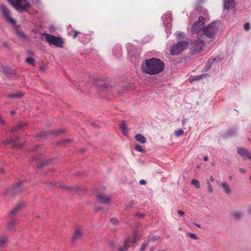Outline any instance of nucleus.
Returning <instances> with one entry per match:
<instances>
[{
  "mask_svg": "<svg viewBox=\"0 0 251 251\" xmlns=\"http://www.w3.org/2000/svg\"><path fill=\"white\" fill-rule=\"evenodd\" d=\"M135 150L140 152H144L145 151L142 149V147L140 145L137 144L135 146Z\"/></svg>",
  "mask_w": 251,
  "mask_h": 251,
  "instance_id": "f704fd0d",
  "label": "nucleus"
},
{
  "mask_svg": "<svg viewBox=\"0 0 251 251\" xmlns=\"http://www.w3.org/2000/svg\"><path fill=\"white\" fill-rule=\"evenodd\" d=\"M202 37L203 36H197V40L193 43V47L197 52L201 51L204 47V43Z\"/></svg>",
  "mask_w": 251,
  "mask_h": 251,
  "instance_id": "0eeeda50",
  "label": "nucleus"
},
{
  "mask_svg": "<svg viewBox=\"0 0 251 251\" xmlns=\"http://www.w3.org/2000/svg\"><path fill=\"white\" fill-rule=\"evenodd\" d=\"M218 30V23L213 22L205 27L202 30V35H205L208 38L213 39L215 37Z\"/></svg>",
  "mask_w": 251,
  "mask_h": 251,
  "instance_id": "7ed1b4c3",
  "label": "nucleus"
},
{
  "mask_svg": "<svg viewBox=\"0 0 251 251\" xmlns=\"http://www.w3.org/2000/svg\"><path fill=\"white\" fill-rule=\"evenodd\" d=\"M193 225H194L195 226H197L199 228H200L201 227L200 225L197 224V223H193Z\"/></svg>",
  "mask_w": 251,
  "mask_h": 251,
  "instance_id": "e2e57ef3",
  "label": "nucleus"
},
{
  "mask_svg": "<svg viewBox=\"0 0 251 251\" xmlns=\"http://www.w3.org/2000/svg\"><path fill=\"white\" fill-rule=\"evenodd\" d=\"M185 120H184V119H182V124L183 125H185Z\"/></svg>",
  "mask_w": 251,
  "mask_h": 251,
  "instance_id": "338daca9",
  "label": "nucleus"
},
{
  "mask_svg": "<svg viewBox=\"0 0 251 251\" xmlns=\"http://www.w3.org/2000/svg\"><path fill=\"white\" fill-rule=\"evenodd\" d=\"M72 140L71 139H64L61 141L62 143H66L72 142Z\"/></svg>",
  "mask_w": 251,
  "mask_h": 251,
  "instance_id": "3c124183",
  "label": "nucleus"
},
{
  "mask_svg": "<svg viewBox=\"0 0 251 251\" xmlns=\"http://www.w3.org/2000/svg\"><path fill=\"white\" fill-rule=\"evenodd\" d=\"M185 34L183 32H179L177 34V37L180 38H183Z\"/></svg>",
  "mask_w": 251,
  "mask_h": 251,
  "instance_id": "09e8293b",
  "label": "nucleus"
},
{
  "mask_svg": "<svg viewBox=\"0 0 251 251\" xmlns=\"http://www.w3.org/2000/svg\"><path fill=\"white\" fill-rule=\"evenodd\" d=\"M205 25V19L203 17H200L198 21L196 22L193 25L191 29L192 33L196 34L197 36L202 35V30H203Z\"/></svg>",
  "mask_w": 251,
  "mask_h": 251,
  "instance_id": "39448f33",
  "label": "nucleus"
},
{
  "mask_svg": "<svg viewBox=\"0 0 251 251\" xmlns=\"http://www.w3.org/2000/svg\"><path fill=\"white\" fill-rule=\"evenodd\" d=\"M150 242V240H148V241L145 242L144 243H143L142 246L141 247V248L140 249V251H143L147 248V247L149 245Z\"/></svg>",
  "mask_w": 251,
  "mask_h": 251,
  "instance_id": "72a5a7b5",
  "label": "nucleus"
},
{
  "mask_svg": "<svg viewBox=\"0 0 251 251\" xmlns=\"http://www.w3.org/2000/svg\"><path fill=\"white\" fill-rule=\"evenodd\" d=\"M203 160L205 161H206L208 160V157L207 156H205L203 157Z\"/></svg>",
  "mask_w": 251,
  "mask_h": 251,
  "instance_id": "69168bd1",
  "label": "nucleus"
},
{
  "mask_svg": "<svg viewBox=\"0 0 251 251\" xmlns=\"http://www.w3.org/2000/svg\"><path fill=\"white\" fill-rule=\"evenodd\" d=\"M120 128L122 130L123 133L126 136H128V129L127 125L125 122H122L120 125Z\"/></svg>",
  "mask_w": 251,
  "mask_h": 251,
  "instance_id": "5701e85b",
  "label": "nucleus"
},
{
  "mask_svg": "<svg viewBox=\"0 0 251 251\" xmlns=\"http://www.w3.org/2000/svg\"><path fill=\"white\" fill-rule=\"evenodd\" d=\"M100 89H106L107 88V85L106 84H101L98 85Z\"/></svg>",
  "mask_w": 251,
  "mask_h": 251,
  "instance_id": "c03bdc74",
  "label": "nucleus"
},
{
  "mask_svg": "<svg viewBox=\"0 0 251 251\" xmlns=\"http://www.w3.org/2000/svg\"><path fill=\"white\" fill-rule=\"evenodd\" d=\"M18 11H27L31 4L26 0H7Z\"/></svg>",
  "mask_w": 251,
  "mask_h": 251,
  "instance_id": "20e7f679",
  "label": "nucleus"
},
{
  "mask_svg": "<svg viewBox=\"0 0 251 251\" xmlns=\"http://www.w3.org/2000/svg\"><path fill=\"white\" fill-rule=\"evenodd\" d=\"M225 9L228 10L234 7V0H224V1Z\"/></svg>",
  "mask_w": 251,
  "mask_h": 251,
  "instance_id": "dca6fc26",
  "label": "nucleus"
},
{
  "mask_svg": "<svg viewBox=\"0 0 251 251\" xmlns=\"http://www.w3.org/2000/svg\"><path fill=\"white\" fill-rule=\"evenodd\" d=\"M165 65L160 59L151 58L145 61L142 69L146 74L154 75L161 73L164 69Z\"/></svg>",
  "mask_w": 251,
  "mask_h": 251,
  "instance_id": "f257e3e1",
  "label": "nucleus"
},
{
  "mask_svg": "<svg viewBox=\"0 0 251 251\" xmlns=\"http://www.w3.org/2000/svg\"><path fill=\"white\" fill-rule=\"evenodd\" d=\"M249 212L251 214V205L249 207Z\"/></svg>",
  "mask_w": 251,
  "mask_h": 251,
  "instance_id": "774afa93",
  "label": "nucleus"
},
{
  "mask_svg": "<svg viewBox=\"0 0 251 251\" xmlns=\"http://www.w3.org/2000/svg\"><path fill=\"white\" fill-rule=\"evenodd\" d=\"M244 29L246 31H248L250 28V24L249 23H246L244 25Z\"/></svg>",
  "mask_w": 251,
  "mask_h": 251,
  "instance_id": "37998d69",
  "label": "nucleus"
},
{
  "mask_svg": "<svg viewBox=\"0 0 251 251\" xmlns=\"http://www.w3.org/2000/svg\"><path fill=\"white\" fill-rule=\"evenodd\" d=\"M128 54L131 57H136L138 54L136 53L137 51L135 50L134 46L131 43H128L126 46Z\"/></svg>",
  "mask_w": 251,
  "mask_h": 251,
  "instance_id": "ddd939ff",
  "label": "nucleus"
},
{
  "mask_svg": "<svg viewBox=\"0 0 251 251\" xmlns=\"http://www.w3.org/2000/svg\"><path fill=\"white\" fill-rule=\"evenodd\" d=\"M25 62L28 64H31L32 66L35 65V60L31 57H27L25 60Z\"/></svg>",
  "mask_w": 251,
  "mask_h": 251,
  "instance_id": "c85d7f7f",
  "label": "nucleus"
},
{
  "mask_svg": "<svg viewBox=\"0 0 251 251\" xmlns=\"http://www.w3.org/2000/svg\"><path fill=\"white\" fill-rule=\"evenodd\" d=\"M23 205V204L22 203H19L17 204L10 212L9 215H14L18 211H19L21 209Z\"/></svg>",
  "mask_w": 251,
  "mask_h": 251,
  "instance_id": "412c9836",
  "label": "nucleus"
},
{
  "mask_svg": "<svg viewBox=\"0 0 251 251\" xmlns=\"http://www.w3.org/2000/svg\"><path fill=\"white\" fill-rule=\"evenodd\" d=\"M2 46L3 48H4L5 49H6L8 50H9L10 49V46L9 44H8V43H7L6 42H3L2 43Z\"/></svg>",
  "mask_w": 251,
  "mask_h": 251,
  "instance_id": "a19ab883",
  "label": "nucleus"
},
{
  "mask_svg": "<svg viewBox=\"0 0 251 251\" xmlns=\"http://www.w3.org/2000/svg\"><path fill=\"white\" fill-rule=\"evenodd\" d=\"M244 214L242 212H236L234 213L233 215V218L236 220H238L242 218Z\"/></svg>",
  "mask_w": 251,
  "mask_h": 251,
  "instance_id": "bb28decb",
  "label": "nucleus"
},
{
  "mask_svg": "<svg viewBox=\"0 0 251 251\" xmlns=\"http://www.w3.org/2000/svg\"><path fill=\"white\" fill-rule=\"evenodd\" d=\"M177 213L178 215H179L180 216H182L184 215L185 213L182 211V210H178Z\"/></svg>",
  "mask_w": 251,
  "mask_h": 251,
  "instance_id": "603ef678",
  "label": "nucleus"
},
{
  "mask_svg": "<svg viewBox=\"0 0 251 251\" xmlns=\"http://www.w3.org/2000/svg\"><path fill=\"white\" fill-rule=\"evenodd\" d=\"M7 241V237L4 236H0V246H3Z\"/></svg>",
  "mask_w": 251,
  "mask_h": 251,
  "instance_id": "cd10ccee",
  "label": "nucleus"
},
{
  "mask_svg": "<svg viewBox=\"0 0 251 251\" xmlns=\"http://www.w3.org/2000/svg\"><path fill=\"white\" fill-rule=\"evenodd\" d=\"M4 72L5 73V74H12V75H15L16 73L15 72V71H12V70H9V71H4Z\"/></svg>",
  "mask_w": 251,
  "mask_h": 251,
  "instance_id": "de8ad7c7",
  "label": "nucleus"
},
{
  "mask_svg": "<svg viewBox=\"0 0 251 251\" xmlns=\"http://www.w3.org/2000/svg\"><path fill=\"white\" fill-rule=\"evenodd\" d=\"M239 171L240 173H241L242 174H245L246 173V170H245L244 169H240Z\"/></svg>",
  "mask_w": 251,
  "mask_h": 251,
  "instance_id": "13d9d810",
  "label": "nucleus"
},
{
  "mask_svg": "<svg viewBox=\"0 0 251 251\" xmlns=\"http://www.w3.org/2000/svg\"><path fill=\"white\" fill-rule=\"evenodd\" d=\"M134 201H131L129 204H127L126 206V209H129V208H132L133 207V206L134 205Z\"/></svg>",
  "mask_w": 251,
  "mask_h": 251,
  "instance_id": "ea45409f",
  "label": "nucleus"
},
{
  "mask_svg": "<svg viewBox=\"0 0 251 251\" xmlns=\"http://www.w3.org/2000/svg\"><path fill=\"white\" fill-rule=\"evenodd\" d=\"M122 48L119 46H115L113 50V54L117 57H120L122 55Z\"/></svg>",
  "mask_w": 251,
  "mask_h": 251,
  "instance_id": "6ab92c4d",
  "label": "nucleus"
},
{
  "mask_svg": "<svg viewBox=\"0 0 251 251\" xmlns=\"http://www.w3.org/2000/svg\"><path fill=\"white\" fill-rule=\"evenodd\" d=\"M203 76V75H198V76H194V79L195 80H198L199 79H200L202 76Z\"/></svg>",
  "mask_w": 251,
  "mask_h": 251,
  "instance_id": "864d4df0",
  "label": "nucleus"
},
{
  "mask_svg": "<svg viewBox=\"0 0 251 251\" xmlns=\"http://www.w3.org/2000/svg\"><path fill=\"white\" fill-rule=\"evenodd\" d=\"M141 236L142 235L140 234H138L137 233H134L133 238H131L132 244L133 245Z\"/></svg>",
  "mask_w": 251,
  "mask_h": 251,
  "instance_id": "393cba45",
  "label": "nucleus"
},
{
  "mask_svg": "<svg viewBox=\"0 0 251 251\" xmlns=\"http://www.w3.org/2000/svg\"><path fill=\"white\" fill-rule=\"evenodd\" d=\"M24 126V125L23 124H20V125H18L17 126L12 127L11 129V131H14L15 130L20 129Z\"/></svg>",
  "mask_w": 251,
  "mask_h": 251,
  "instance_id": "4c0bfd02",
  "label": "nucleus"
},
{
  "mask_svg": "<svg viewBox=\"0 0 251 251\" xmlns=\"http://www.w3.org/2000/svg\"><path fill=\"white\" fill-rule=\"evenodd\" d=\"M237 151L238 154L244 159H249L251 160V152L247 149L243 148H238Z\"/></svg>",
  "mask_w": 251,
  "mask_h": 251,
  "instance_id": "1a4fd4ad",
  "label": "nucleus"
},
{
  "mask_svg": "<svg viewBox=\"0 0 251 251\" xmlns=\"http://www.w3.org/2000/svg\"><path fill=\"white\" fill-rule=\"evenodd\" d=\"M217 183L218 184V185L221 187V188L224 191V193L227 195H230L231 192V188L230 186V185L227 182L225 181H221V182H218L217 181Z\"/></svg>",
  "mask_w": 251,
  "mask_h": 251,
  "instance_id": "9d476101",
  "label": "nucleus"
},
{
  "mask_svg": "<svg viewBox=\"0 0 251 251\" xmlns=\"http://www.w3.org/2000/svg\"><path fill=\"white\" fill-rule=\"evenodd\" d=\"M94 209L96 211H97L98 210L102 209V207H95Z\"/></svg>",
  "mask_w": 251,
  "mask_h": 251,
  "instance_id": "bf43d9fd",
  "label": "nucleus"
},
{
  "mask_svg": "<svg viewBox=\"0 0 251 251\" xmlns=\"http://www.w3.org/2000/svg\"><path fill=\"white\" fill-rule=\"evenodd\" d=\"M0 7L2 14L6 20L12 25H15L16 21L10 17L11 13L7 7L3 4H1Z\"/></svg>",
  "mask_w": 251,
  "mask_h": 251,
  "instance_id": "6e6552de",
  "label": "nucleus"
},
{
  "mask_svg": "<svg viewBox=\"0 0 251 251\" xmlns=\"http://www.w3.org/2000/svg\"><path fill=\"white\" fill-rule=\"evenodd\" d=\"M24 94L23 93H18L16 94H10L8 95V96L11 98H21Z\"/></svg>",
  "mask_w": 251,
  "mask_h": 251,
  "instance_id": "a878e982",
  "label": "nucleus"
},
{
  "mask_svg": "<svg viewBox=\"0 0 251 251\" xmlns=\"http://www.w3.org/2000/svg\"><path fill=\"white\" fill-rule=\"evenodd\" d=\"M135 139L136 141L138 142L142 143V144H145L147 142L146 138L145 136H144L141 134H137L135 136Z\"/></svg>",
  "mask_w": 251,
  "mask_h": 251,
  "instance_id": "aec40b11",
  "label": "nucleus"
},
{
  "mask_svg": "<svg viewBox=\"0 0 251 251\" xmlns=\"http://www.w3.org/2000/svg\"><path fill=\"white\" fill-rule=\"evenodd\" d=\"M208 180H209V181H210V180H211V181H213L214 180V177H213V176H211L210 177L209 179H208Z\"/></svg>",
  "mask_w": 251,
  "mask_h": 251,
  "instance_id": "0e129e2a",
  "label": "nucleus"
},
{
  "mask_svg": "<svg viewBox=\"0 0 251 251\" xmlns=\"http://www.w3.org/2000/svg\"><path fill=\"white\" fill-rule=\"evenodd\" d=\"M40 70L43 72L45 71H46V68L44 66H42L40 67Z\"/></svg>",
  "mask_w": 251,
  "mask_h": 251,
  "instance_id": "680f3d73",
  "label": "nucleus"
},
{
  "mask_svg": "<svg viewBox=\"0 0 251 251\" xmlns=\"http://www.w3.org/2000/svg\"><path fill=\"white\" fill-rule=\"evenodd\" d=\"M174 134L176 137H178L184 134V131L182 129H179L175 130Z\"/></svg>",
  "mask_w": 251,
  "mask_h": 251,
  "instance_id": "7c9ffc66",
  "label": "nucleus"
},
{
  "mask_svg": "<svg viewBox=\"0 0 251 251\" xmlns=\"http://www.w3.org/2000/svg\"><path fill=\"white\" fill-rule=\"evenodd\" d=\"M159 238H160V236L156 235V236L151 237L149 240H150V241H154L159 240Z\"/></svg>",
  "mask_w": 251,
  "mask_h": 251,
  "instance_id": "a18cd8bd",
  "label": "nucleus"
},
{
  "mask_svg": "<svg viewBox=\"0 0 251 251\" xmlns=\"http://www.w3.org/2000/svg\"><path fill=\"white\" fill-rule=\"evenodd\" d=\"M16 222L15 220L12 221L8 223V228L9 229H11L13 227L16 225Z\"/></svg>",
  "mask_w": 251,
  "mask_h": 251,
  "instance_id": "e433bc0d",
  "label": "nucleus"
},
{
  "mask_svg": "<svg viewBox=\"0 0 251 251\" xmlns=\"http://www.w3.org/2000/svg\"><path fill=\"white\" fill-rule=\"evenodd\" d=\"M12 142V140H7L5 141L3 143V144L4 145H7V144H8L11 143Z\"/></svg>",
  "mask_w": 251,
  "mask_h": 251,
  "instance_id": "8fccbe9b",
  "label": "nucleus"
},
{
  "mask_svg": "<svg viewBox=\"0 0 251 251\" xmlns=\"http://www.w3.org/2000/svg\"><path fill=\"white\" fill-rule=\"evenodd\" d=\"M134 216L139 218H142L144 217L145 214L143 213H136L134 215Z\"/></svg>",
  "mask_w": 251,
  "mask_h": 251,
  "instance_id": "49530a36",
  "label": "nucleus"
},
{
  "mask_svg": "<svg viewBox=\"0 0 251 251\" xmlns=\"http://www.w3.org/2000/svg\"><path fill=\"white\" fill-rule=\"evenodd\" d=\"M139 183L141 184V185H145L146 184V181L144 180V179H141L140 181H139Z\"/></svg>",
  "mask_w": 251,
  "mask_h": 251,
  "instance_id": "5fc2aeb1",
  "label": "nucleus"
},
{
  "mask_svg": "<svg viewBox=\"0 0 251 251\" xmlns=\"http://www.w3.org/2000/svg\"><path fill=\"white\" fill-rule=\"evenodd\" d=\"M206 183H207V185L208 192L209 193H212L213 191V189L212 185L210 183V181L209 180H206Z\"/></svg>",
  "mask_w": 251,
  "mask_h": 251,
  "instance_id": "2f4dec72",
  "label": "nucleus"
},
{
  "mask_svg": "<svg viewBox=\"0 0 251 251\" xmlns=\"http://www.w3.org/2000/svg\"><path fill=\"white\" fill-rule=\"evenodd\" d=\"M60 187L61 188H62L63 189L68 191L69 192H70L73 193V192H76V190H75L73 188L68 187L65 185H61Z\"/></svg>",
  "mask_w": 251,
  "mask_h": 251,
  "instance_id": "473e14b6",
  "label": "nucleus"
},
{
  "mask_svg": "<svg viewBox=\"0 0 251 251\" xmlns=\"http://www.w3.org/2000/svg\"><path fill=\"white\" fill-rule=\"evenodd\" d=\"M188 43L186 41L179 42L174 45L170 50V53L172 55H177L180 53L183 50L187 49Z\"/></svg>",
  "mask_w": 251,
  "mask_h": 251,
  "instance_id": "423d86ee",
  "label": "nucleus"
},
{
  "mask_svg": "<svg viewBox=\"0 0 251 251\" xmlns=\"http://www.w3.org/2000/svg\"><path fill=\"white\" fill-rule=\"evenodd\" d=\"M74 33H75V34L73 36V38H75L76 37V36L78 35V34L79 33L78 31H77L76 30H75L74 31Z\"/></svg>",
  "mask_w": 251,
  "mask_h": 251,
  "instance_id": "4d7b16f0",
  "label": "nucleus"
},
{
  "mask_svg": "<svg viewBox=\"0 0 251 251\" xmlns=\"http://www.w3.org/2000/svg\"><path fill=\"white\" fill-rule=\"evenodd\" d=\"M21 184V182H18L17 184L14 186L11 190H8L7 193H10L11 191H13L14 194H17L21 192L22 191Z\"/></svg>",
  "mask_w": 251,
  "mask_h": 251,
  "instance_id": "f3484780",
  "label": "nucleus"
},
{
  "mask_svg": "<svg viewBox=\"0 0 251 251\" xmlns=\"http://www.w3.org/2000/svg\"><path fill=\"white\" fill-rule=\"evenodd\" d=\"M23 205V204L22 203H19L17 204L10 212L9 215H14L18 211H19L21 209Z\"/></svg>",
  "mask_w": 251,
  "mask_h": 251,
  "instance_id": "4be33fe9",
  "label": "nucleus"
},
{
  "mask_svg": "<svg viewBox=\"0 0 251 251\" xmlns=\"http://www.w3.org/2000/svg\"><path fill=\"white\" fill-rule=\"evenodd\" d=\"M132 245L130 237H127L124 241V245L118 248V251H127Z\"/></svg>",
  "mask_w": 251,
  "mask_h": 251,
  "instance_id": "9b49d317",
  "label": "nucleus"
},
{
  "mask_svg": "<svg viewBox=\"0 0 251 251\" xmlns=\"http://www.w3.org/2000/svg\"><path fill=\"white\" fill-rule=\"evenodd\" d=\"M97 200L100 202L104 204H110L111 198L109 196H107L104 194H100L97 196Z\"/></svg>",
  "mask_w": 251,
  "mask_h": 251,
  "instance_id": "f8f14e48",
  "label": "nucleus"
},
{
  "mask_svg": "<svg viewBox=\"0 0 251 251\" xmlns=\"http://www.w3.org/2000/svg\"><path fill=\"white\" fill-rule=\"evenodd\" d=\"M65 132V130L63 129H59V130H54V131H51L50 132L45 131V132H42V133L39 134V135H38L37 136L38 137H42L43 136L47 135H49V134L55 135H57V134H60V133H61L63 132Z\"/></svg>",
  "mask_w": 251,
  "mask_h": 251,
  "instance_id": "2eb2a0df",
  "label": "nucleus"
},
{
  "mask_svg": "<svg viewBox=\"0 0 251 251\" xmlns=\"http://www.w3.org/2000/svg\"><path fill=\"white\" fill-rule=\"evenodd\" d=\"M15 30H16V33H17V34L19 35V36L20 38H21L22 39L25 38V33L18 27H15Z\"/></svg>",
  "mask_w": 251,
  "mask_h": 251,
  "instance_id": "b1692460",
  "label": "nucleus"
},
{
  "mask_svg": "<svg viewBox=\"0 0 251 251\" xmlns=\"http://www.w3.org/2000/svg\"><path fill=\"white\" fill-rule=\"evenodd\" d=\"M45 165V163L42 162L40 165H39L38 167L39 168H41Z\"/></svg>",
  "mask_w": 251,
  "mask_h": 251,
  "instance_id": "052dcab7",
  "label": "nucleus"
},
{
  "mask_svg": "<svg viewBox=\"0 0 251 251\" xmlns=\"http://www.w3.org/2000/svg\"><path fill=\"white\" fill-rule=\"evenodd\" d=\"M47 42L50 45H52L58 48H62L63 47L64 42L61 37H58L49 33H44L42 34Z\"/></svg>",
  "mask_w": 251,
  "mask_h": 251,
  "instance_id": "f03ea898",
  "label": "nucleus"
},
{
  "mask_svg": "<svg viewBox=\"0 0 251 251\" xmlns=\"http://www.w3.org/2000/svg\"><path fill=\"white\" fill-rule=\"evenodd\" d=\"M82 236V232L81 229L79 227H76L75 231L72 236V241L75 242L79 239H80Z\"/></svg>",
  "mask_w": 251,
  "mask_h": 251,
  "instance_id": "4468645a",
  "label": "nucleus"
},
{
  "mask_svg": "<svg viewBox=\"0 0 251 251\" xmlns=\"http://www.w3.org/2000/svg\"><path fill=\"white\" fill-rule=\"evenodd\" d=\"M236 130L235 128L230 129L227 132L228 135H232L236 132Z\"/></svg>",
  "mask_w": 251,
  "mask_h": 251,
  "instance_id": "79ce46f5",
  "label": "nucleus"
},
{
  "mask_svg": "<svg viewBox=\"0 0 251 251\" xmlns=\"http://www.w3.org/2000/svg\"><path fill=\"white\" fill-rule=\"evenodd\" d=\"M162 20L165 23L167 22L170 23L172 21V14L171 12H167L166 14L162 16Z\"/></svg>",
  "mask_w": 251,
  "mask_h": 251,
  "instance_id": "a211bd4d",
  "label": "nucleus"
},
{
  "mask_svg": "<svg viewBox=\"0 0 251 251\" xmlns=\"http://www.w3.org/2000/svg\"><path fill=\"white\" fill-rule=\"evenodd\" d=\"M191 184L195 186V187L196 188H199L200 187V182L198 180L196 179H192V181H191Z\"/></svg>",
  "mask_w": 251,
  "mask_h": 251,
  "instance_id": "c756f323",
  "label": "nucleus"
},
{
  "mask_svg": "<svg viewBox=\"0 0 251 251\" xmlns=\"http://www.w3.org/2000/svg\"><path fill=\"white\" fill-rule=\"evenodd\" d=\"M187 235L194 240H197L199 239L198 236L194 233L189 232L187 233Z\"/></svg>",
  "mask_w": 251,
  "mask_h": 251,
  "instance_id": "c9c22d12",
  "label": "nucleus"
},
{
  "mask_svg": "<svg viewBox=\"0 0 251 251\" xmlns=\"http://www.w3.org/2000/svg\"><path fill=\"white\" fill-rule=\"evenodd\" d=\"M110 222L113 225L116 226L118 224L119 221L116 218H112L110 220Z\"/></svg>",
  "mask_w": 251,
  "mask_h": 251,
  "instance_id": "58836bf2",
  "label": "nucleus"
},
{
  "mask_svg": "<svg viewBox=\"0 0 251 251\" xmlns=\"http://www.w3.org/2000/svg\"><path fill=\"white\" fill-rule=\"evenodd\" d=\"M210 68V64H207L204 68L205 71L208 70Z\"/></svg>",
  "mask_w": 251,
  "mask_h": 251,
  "instance_id": "6e6d98bb",
  "label": "nucleus"
}]
</instances>
